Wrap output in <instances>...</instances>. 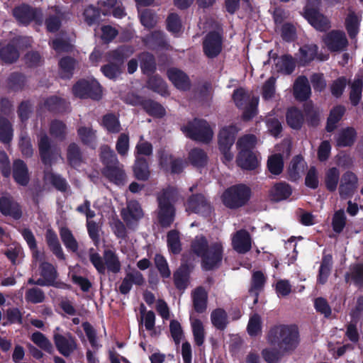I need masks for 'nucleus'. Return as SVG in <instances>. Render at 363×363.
I'll return each mask as SVG.
<instances>
[{"instance_id":"1","label":"nucleus","mask_w":363,"mask_h":363,"mask_svg":"<svg viewBox=\"0 0 363 363\" xmlns=\"http://www.w3.org/2000/svg\"><path fill=\"white\" fill-rule=\"evenodd\" d=\"M191 251L201 258V266L204 271H213L220 267L224 255V247L221 241L208 243L207 238L201 235L191 242Z\"/></svg>"},{"instance_id":"2","label":"nucleus","mask_w":363,"mask_h":363,"mask_svg":"<svg viewBox=\"0 0 363 363\" xmlns=\"http://www.w3.org/2000/svg\"><path fill=\"white\" fill-rule=\"evenodd\" d=\"M266 340L284 353L292 354L299 345L298 328L296 325L276 324L269 329Z\"/></svg>"},{"instance_id":"3","label":"nucleus","mask_w":363,"mask_h":363,"mask_svg":"<svg viewBox=\"0 0 363 363\" xmlns=\"http://www.w3.org/2000/svg\"><path fill=\"white\" fill-rule=\"evenodd\" d=\"M158 223L163 228H169L175 219L174 190L168 186L163 189L157 196Z\"/></svg>"},{"instance_id":"4","label":"nucleus","mask_w":363,"mask_h":363,"mask_svg":"<svg viewBox=\"0 0 363 363\" xmlns=\"http://www.w3.org/2000/svg\"><path fill=\"white\" fill-rule=\"evenodd\" d=\"M252 195L251 188L245 184H236L228 187L221 195V201L228 208L236 210L246 206Z\"/></svg>"},{"instance_id":"5","label":"nucleus","mask_w":363,"mask_h":363,"mask_svg":"<svg viewBox=\"0 0 363 363\" xmlns=\"http://www.w3.org/2000/svg\"><path fill=\"white\" fill-rule=\"evenodd\" d=\"M190 139L208 143L213 138V130L206 120L194 118L182 129Z\"/></svg>"},{"instance_id":"6","label":"nucleus","mask_w":363,"mask_h":363,"mask_svg":"<svg viewBox=\"0 0 363 363\" xmlns=\"http://www.w3.org/2000/svg\"><path fill=\"white\" fill-rule=\"evenodd\" d=\"M185 206L188 213H195L205 218H210L214 211L210 199L201 193L190 195L186 199Z\"/></svg>"},{"instance_id":"7","label":"nucleus","mask_w":363,"mask_h":363,"mask_svg":"<svg viewBox=\"0 0 363 363\" xmlns=\"http://www.w3.org/2000/svg\"><path fill=\"white\" fill-rule=\"evenodd\" d=\"M12 13L16 21L24 26H28L33 21L39 26L43 23V13L40 8L32 7L23 3L16 6Z\"/></svg>"},{"instance_id":"8","label":"nucleus","mask_w":363,"mask_h":363,"mask_svg":"<svg viewBox=\"0 0 363 363\" xmlns=\"http://www.w3.org/2000/svg\"><path fill=\"white\" fill-rule=\"evenodd\" d=\"M238 128L235 125H230L223 127L218 133V149L223 155L225 160L230 162L233 158V154L230 149L235 143Z\"/></svg>"},{"instance_id":"9","label":"nucleus","mask_w":363,"mask_h":363,"mask_svg":"<svg viewBox=\"0 0 363 363\" xmlns=\"http://www.w3.org/2000/svg\"><path fill=\"white\" fill-rule=\"evenodd\" d=\"M73 94L79 99L99 100L102 96V87L95 79H79L72 87Z\"/></svg>"},{"instance_id":"10","label":"nucleus","mask_w":363,"mask_h":363,"mask_svg":"<svg viewBox=\"0 0 363 363\" xmlns=\"http://www.w3.org/2000/svg\"><path fill=\"white\" fill-rule=\"evenodd\" d=\"M38 146L41 162L50 168L60 155V150L52 144L50 138L46 134L40 137Z\"/></svg>"},{"instance_id":"11","label":"nucleus","mask_w":363,"mask_h":363,"mask_svg":"<svg viewBox=\"0 0 363 363\" xmlns=\"http://www.w3.org/2000/svg\"><path fill=\"white\" fill-rule=\"evenodd\" d=\"M0 213L18 220L23 215V206L11 194L6 192L0 196Z\"/></svg>"},{"instance_id":"12","label":"nucleus","mask_w":363,"mask_h":363,"mask_svg":"<svg viewBox=\"0 0 363 363\" xmlns=\"http://www.w3.org/2000/svg\"><path fill=\"white\" fill-rule=\"evenodd\" d=\"M121 214L126 226L130 229H135L143 216V209L137 201L128 202L126 208H123Z\"/></svg>"},{"instance_id":"13","label":"nucleus","mask_w":363,"mask_h":363,"mask_svg":"<svg viewBox=\"0 0 363 363\" xmlns=\"http://www.w3.org/2000/svg\"><path fill=\"white\" fill-rule=\"evenodd\" d=\"M223 37L217 31H210L203 42V50L208 58L216 57L222 50Z\"/></svg>"},{"instance_id":"14","label":"nucleus","mask_w":363,"mask_h":363,"mask_svg":"<svg viewBox=\"0 0 363 363\" xmlns=\"http://www.w3.org/2000/svg\"><path fill=\"white\" fill-rule=\"evenodd\" d=\"M29 39L25 37H16L11 40L6 45L0 48V59L6 64H12L19 58V52L17 45L22 43H28Z\"/></svg>"},{"instance_id":"15","label":"nucleus","mask_w":363,"mask_h":363,"mask_svg":"<svg viewBox=\"0 0 363 363\" xmlns=\"http://www.w3.org/2000/svg\"><path fill=\"white\" fill-rule=\"evenodd\" d=\"M53 340L58 352L64 357H69L77 349L76 338L70 333L65 335L55 333Z\"/></svg>"},{"instance_id":"16","label":"nucleus","mask_w":363,"mask_h":363,"mask_svg":"<svg viewBox=\"0 0 363 363\" xmlns=\"http://www.w3.org/2000/svg\"><path fill=\"white\" fill-rule=\"evenodd\" d=\"M323 42L331 52L342 51L348 45V40L345 33L337 30L328 33L323 38Z\"/></svg>"},{"instance_id":"17","label":"nucleus","mask_w":363,"mask_h":363,"mask_svg":"<svg viewBox=\"0 0 363 363\" xmlns=\"http://www.w3.org/2000/svg\"><path fill=\"white\" fill-rule=\"evenodd\" d=\"M318 47L315 44H306L300 47L298 64L299 66L306 67L315 58L320 61L327 60L328 55H318Z\"/></svg>"},{"instance_id":"18","label":"nucleus","mask_w":363,"mask_h":363,"mask_svg":"<svg viewBox=\"0 0 363 363\" xmlns=\"http://www.w3.org/2000/svg\"><path fill=\"white\" fill-rule=\"evenodd\" d=\"M269 55L274 60H277L275 66L278 72L284 75H290L294 72L296 62L291 55L284 54L279 57L277 53H273V50H270Z\"/></svg>"},{"instance_id":"19","label":"nucleus","mask_w":363,"mask_h":363,"mask_svg":"<svg viewBox=\"0 0 363 363\" xmlns=\"http://www.w3.org/2000/svg\"><path fill=\"white\" fill-rule=\"evenodd\" d=\"M358 179L354 173L350 171L345 172L341 178L339 193L342 199L352 196L357 188Z\"/></svg>"},{"instance_id":"20","label":"nucleus","mask_w":363,"mask_h":363,"mask_svg":"<svg viewBox=\"0 0 363 363\" xmlns=\"http://www.w3.org/2000/svg\"><path fill=\"white\" fill-rule=\"evenodd\" d=\"M232 246L239 254H245L252 248L250 234L246 230H238L232 238Z\"/></svg>"},{"instance_id":"21","label":"nucleus","mask_w":363,"mask_h":363,"mask_svg":"<svg viewBox=\"0 0 363 363\" xmlns=\"http://www.w3.org/2000/svg\"><path fill=\"white\" fill-rule=\"evenodd\" d=\"M145 282V279L143 274L134 269L132 272L126 273L118 287V291L123 295H126L130 293L133 284L143 286Z\"/></svg>"},{"instance_id":"22","label":"nucleus","mask_w":363,"mask_h":363,"mask_svg":"<svg viewBox=\"0 0 363 363\" xmlns=\"http://www.w3.org/2000/svg\"><path fill=\"white\" fill-rule=\"evenodd\" d=\"M294 98L301 102L306 101L311 95V89L308 78L304 75L298 76L293 86Z\"/></svg>"},{"instance_id":"23","label":"nucleus","mask_w":363,"mask_h":363,"mask_svg":"<svg viewBox=\"0 0 363 363\" xmlns=\"http://www.w3.org/2000/svg\"><path fill=\"white\" fill-rule=\"evenodd\" d=\"M39 271L41 279L40 284H43L44 286H57L58 273L52 264L43 262L39 266Z\"/></svg>"},{"instance_id":"24","label":"nucleus","mask_w":363,"mask_h":363,"mask_svg":"<svg viewBox=\"0 0 363 363\" xmlns=\"http://www.w3.org/2000/svg\"><path fill=\"white\" fill-rule=\"evenodd\" d=\"M12 175L13 180L18 185L26 186L30 182L28 166L26 162L21 159H16L13 161Z\"/></svg>"},{"instance_id":"25","label":"nucleus","mask_w":363,"mask_h":363,"mask_svg":"<svg viewBox=\"0 0 363 363\" xmlns=\"http://www.w3.org/2000/svg\"><path fill=\"white\" fill-rule=\"evenodd\" d=\"M303 17L317 30L325 32L330 28L328 18L319 11H310L303 13Z\"/></svg>"},{"instance_id":"26","label":"nucleus","mask_w":363,"mask_h":363,"mask_svg":"<svg viewBox=\"0 0 363 363\" xmlns=\"http://www.w3.org/2000/svg\"><path fill=\"white\" fill-rule=\"evenodd\" d=\"M307 169V163L301 155H295L290 162L287 172L288 179L291 182L298 181Z\"/></svg>"},{"instance_id":"27","label":"nucleus","mask_w":363,"mask_h":363,"mask_svg":"<svg viewBox=\"0 0 363 363\" xmlns=\"http://www.w3.org/2000/svg\"><path fill=\"white\" fill-rule=\"evenodd\" d=\"M292 194V188L285 182L275 183L269 190V196L274 202H280L289 199Z\"/></svg>"},{"instance_id":"28","label":"nucleus","mask_w":363,"mask_h":363,"mask_svg":"<svg viewBox=\"0 0 363 363\" xmlns=\"http://www.w3.org/2000/svg\"><path fill=\"white\" fill-rule=\"evenodd\" d=\"M132 46L123 45L107 52V57L111 62L120 65L123 67L125 61L133 54Z\"/></svg>"},{"instance_id":"29","label":"nucleus","mask_w":363,"mask_h":363,"mask_svg":"<svg viewBox=\"0 0 363 363\" xmlns=\"http://www.w3.org/2000/svg\"><path fill=\"white\" fill-rule=\"evenodd\" d=\"M140 63L141 72L146 76H150L157 70L156 58L153 54L147 51L140 52L137 55Z\"/></svg>"},{"instance_id":"30","label":"nucleus","mask_w":363,"mask_h":363,"mask_svg":"<svg viewBox=\"0 0 363 363\" xmlns=\"http://www.w3.org/2000/svg\"><path fill=\"white\" fill-rule=\"evenodd\" d=\"M144 45L152 50L166 48L168 45L164 34L160 30H154L143 38Z\"/></svg>"},{"instance_id":"31","label":"nucleus","mask_w":363,"mask_h":363,"mask_svg":"<svg viewBox=\"0 0 363 363\" xmlns=\"http://www.w3.org/2000/svg\"><path fill=\"white\" fill-rule=\"evenodd\" d=\"M169 81L180 90H187L190 86V81L188 75L177 68H169L167 72Z\"/></svg>"},{"instance_id":"32","label":"nucleus","mask_w":363,"mask_h":363,"mask_svg":"<svg viewBox=\"0 0 363 363\" xmlns=\"http://www.w3.org/2000/svg\"><path fill=\"white\" fill-rule=\"evenodd\" d=\"M191 270L188 264H182L173 273L174 284L179 291L185 290L189 284Z\"/></svg>"},{"instance_id":"33","label":"nucleus","mask_w":363,"mask_h":363,"mask_svg":"<svg viewBox=\"0 0 363 363\" xmlns=\"http://www.w3.org/2000/svg\"><path fill=\"white\" fill-rule=\"evenodd\" d=\"M81 143L94 150L97 145V131L91 126H80L77 130Z\"/></svg>"},{"instance_id":"34","label":"nucleus","mask_w":363,"mask_h":363,"mask_svg":"<svg viewBox=\"0 0 363 363\" xmlns=\"http://www.w3.org/2000/svg\"><path fill=\"white\" fill-rule=\"evenodd\" d=\"M236 163L244 170H255L259 166V161L254 151L238 152Z\"/></svg>"},{"instance_id":"35","label":"nucleus","mask_w":363,"mask_h":363,"mask_svg":"<svg viewBox=\"0 0 363 363\" xmlns=\"http://www.w3.org/2000/svg\"><path fill=\"white\" fill-rule=\"evenodd\" d=\"M45 241L50 250L60 260H65L66 257L64 254L60 243L57 233L52 229L48 228L45 232Z\"/></svg>"},{"instance_id":"36","label":"nucleus","mask_w":363,"mask_h":363,"mask_svg":"<svg viewBox=\"0 0 363 363\" xmlns=\"http://www.w3.org/2000/svg\"><path fill=\"white\" fill-rule=\"evenodd\" d=\"M134 177L139 181H147L150 176L148 160L144 157L136 156L133 166Z\"/></svg>"},{"instance_id":"37","label":"nucleus","mask_w":363,"mask_h":363,"mask_svg":"<svg viewBox=\"0 0 363 363\" xmlns=\"http://www.w3.org/2000/svg\"><path fill=\"white\" fill-rule=\"evenodd\" d=\"M67 160L68 164L74 169L81 166L84 162L83 152L76 143H71L67 148Z\"/></svg>"},{"instance_id":"38","label":"nucleus","mask_w":363,"mask_h":363,"mask_svg":"<svg viewBox=\"0 0 363 363\" xmlns=\"http://www.w3.org/2000/svg\"><path fill=\"white\" fill-rule=\"evenodd\" d=\"M55 14L49 15L45 20V26L48 33H55L62 26V21L64 18V13L57 6L52 7Z\"/></svg>"},{"instance_id":"39","label":"nucleus","mask_w":363,"mask_h":363,"mask_svg":"<svg viewBox=\"0 0 363 363\" xmlns=\"http://www.w3.org/2000/svg\"><path fill=\"white\" fill-rule=\"evenodd\" d=\"M146 87L162 96L169 94L167 83L159 74L147 76Z\"/></svg>"},{"instance_id":"40","label":"nucleus","mask_w":363,"mask_h":363,"mask_svg":"<svg viewBox=\"0 0 363 363\" xmlns=\"http://www.w3.org/2000/svg\"><path fill=\"white\" fill-rule=\"evenodd\" d=\"M287 125L294 130H300L304 123L303 112L296 106L289 108L286 113Z\"/></svg>"},{"instance_id":"41","label":"nucleus","mask_w":363,"mask_h":363,"mask_svg":"<svg viewBox=\"0 0 363 363\" xmlns=\"http://www.w3.org/2000/svg\"><path fill=\"white\" fill-rule=\"evenodd\" d=\"M345 112L346 108L342 105H337L330 110L325 126L327 132L331 133L336 129L337 124L341 121Z\"/></svg>"},{"instance_id":"42","label":"nucleus","mask_w":363,"mask_h":363,"mask_svg":"<svg viewBox=\"0 0 363 363\" xmlns=\"http://www.w3.org/2000/svg\"><path fill=\"white\" fill-rule=\"evenodd\" d=\"M101 125L108 133L116 134L122 130L119 117L114 113L104 115Z\"/></svg>"},{"instance_id":"43","label":"nucleus","mask_w":363,"mask_h":363,"mask_svg":"<svg viewBox=\"0 0 363 363\" xmlns=\"http://www.w3.org/2000/svg\"><path fill=\"white\" fill-rule=\"evenodd\" d=\"M142 108L148 116L155 118H162L166 115L164 107L160 103L151 99H145Z\"/></svg>"},{"instance_id":"44","label":"nucleus","mask_w":363,"mask_h":363,"mask_svg":"<svg viewBox=\"0 0 363 363\" xmlns=\"http://www.w3.org/2000/svg\"><path fill=\"white\" fill-rule=\"evenodd\" d=\"M193 306L198 313H203L207 308L208 295L202 286L197 287L192 295Z\"/></svg>"},{"instance_id":"45","label":"nucleus","mask_w":363,"mask_h":363,"mask_svg":"<svg viewBox=\"0 0 363 363\" xmlns=\"http://www.w3.org/2000/svg\"><path fill=\"white\" fill-rule=\"evenodd\" d=\"M44 106L52 113H62L67 111L68 104L67 101L57 96H52L46 99Z\"/></svg>"},{"instance_id":"46","label":"nucleus","mask_w":363,"mask_h":363,"mask_svg":"<svg viewBox=\"0 0 363 363\" xmlns=\"http://www.w3.org/2000/svg\"><path fill=\"white\" fill-rule=\"evenodd\" d=\"M102 173L111 182L118 185L123 184L126 177L124 170L120 167V164L113 167H108V168H104Z\"/></svg>"},{"instance_id":"47","label":"nucleus","mask_w":363,"mask_h":363,"mask_svg":"<svg viewBox=\"0 0 363 363\" xmlns=\"http://www.w3.org/2000/svg\"><path fill=\"white\" fill-rule=\"evenodd\" d=\"M44 180L49 182L57 191L65 192L68 188V184L60 174H55L50 170H44Z\"/></svg>"},{"instance_id":"48","label":"nucleus","mask_w":363,"mask_h":363,"mask_svg":"<svg viewBox=\"0 0 363 363\" xmlns=\"http://www.w3.org/2000/svg\"><path fill=\"white\" fill-rule=\"evenodd\" d=\"M356 138L357 132L354 128H343L337 138V145L342 147H351L354 143Z\"/></svg>"},{"instance_id":"49","label":"nucleus","mask_w":363,"mask_h":363,"mask_svg":"<svg viewBox=\"0 0 363 363\" xmlns=\"http://www.w3.org/2000/svg\"><path fill=\"white\" fill-rule=\"evenodd\" d=\"M76 62L75 59L70 56L62 57L60 60V75L62 79H70L72 77Z\"/></svg>"},{"instance_id":"50","label":"nucleus","mask_w":363,"mask_h":363,"mask_svg":"<svg viewBox=\"0 0 363 363\" xmlns=\"http://www.w3.org/2000/svg\"><path fill=\"white\" fill-rule=\"evenodd\" d=\"M60 236L62 243L68 251L77 252L79 249V244L72 232L67 227H61L60 228Z\"/></svg>"},{"instance_id":"51","label":"nucleus","mask_w":363,"mask_h":363,"mask_svg":"<svg viewBox=\"0 0 363 363\" xmlns=\"http://www.w3.org/2000/svg\"><path fill=\"white\" fill-rule=\"evenodd\" d=\"M211 320L212 325L220 331L224 330L229 323L226 311L221 308H216L211 312Z\"/></svg>"},{"instance_id":"52","label":"nucleus","mask_w":363,"mask_h":363,"mask_svg":"<svg viewBox=\"0 0 363 363\" xmlns=\"http://www.w3.org/2000/svg\"><path fill=\"white\" fill-rule=\"evenodd\" d=\"M67 125L58 119L52 120L50 123L49 133L55 139L64 141L67 137Z\"/></svg>"},{"instance_id":"53","label":"nucleus","mask_w":363,"mask_h":363,"mask_svg":"<svg viewBox=\"0 0 363 363\" xmlns=\"http://www.w3.org/2000/svg\"><path fill=\"white\" fill-rule=\"evenodd\" d=\"M104 259L106 269L108 272L117 274L121 271V264L117 255L111 250H106L104 253Z\"/></svg>"},{"instance_id":"54","label":"nucleus","mask_w":363,"mask_h":363,"mask_svg":"<svg viewBox=\"0 0 363 363\" xmlns=\"http://www.w3.org/2000/svg\"><path fill=\"white\" fill-rule=\"evenodd\" d=\"M340 170L335 167H330L325 174L324 183L326 189L330 192L336 191L339 180H340Z\"/></svg>"},{"instance_id":"55","label":"nucleus","mask_w":363,"mask_h":363,"mask_svg":"<svg viewBox=\"0 0 363 363\" xmlns=\"http://www.w3.org/2000/svg\"><path fill=\"white\" fill-rule=\"evenodd\" d=\"M167 244L168 250L173 255H179L182 250V242L179 232L177 230H171L167 234Z\"/></svg>"},{"instance_id":"56","label":"nucleus","mask_w":363,"mask_h":363,"mask_svg":"<svg viewBox=\"0 0 363 363\" xmlns=\"http://www.w3.org/2000/svg\"><path fill=\"white\" fill-rule=\"evenodd\" d=\"M13 135V130L10 121L5 117H0V141L4 144H9Z\"/></svg>"},{"instance_id":"57","label":"nucleus","mask_w":363,"mask_h":363,"mask_svg":"<svg viewBox=\"0 0 363 363\" xmlns=\"http://www.w3.org/2000/svg\"><path fill=\"white\" fill-rule=\"evenodd\" d=\"M189 160L194 167H203L207 164L208 156L203 150L194 148L189 153Z\"/></svg>"},{"instance_id":"58","label":"nucleus","mask_w":363,"mask_h":363,"mask_svg":"<svg viewBox=\"0 0 363 363\" xmlns=\"http://www.w3.org/2000/svg\"><path fill=\"white\" fill-rule=\"evenodd\" d=\"M31 341L40 347L42 350L52 354L53 352V346L48 338L39 331L34 332L30 337Z\"/></svg>"},{"instance_id":"59","label":"nucleus","mask_w":363,"mask_h":363,"mask_svg":"<svg viewBox=\"0 0 363 363\" xmlns=\"http://www.w3.org/2000/svg\"><path fill=\"white\" fill-rule=\"evenodd\" d=\"M257 137L253 134H247L240 138L236 143L239 152H251L256 147Z\"/></svg>"},{"instance_id":"60","label":"nucleus","mask_w":363,"mask_h":363,"mask_svg":"<svg viewBox=\"0 0 363 363\" xmlns=\"http://www.w3.org/2000/svg\"><path fill=\"white\" fill-rule=\"evenodd\" d=\"M26 84V76L21 72H12L10 74L7 79V85L9 89L18 91L22 90Z\"/></svg>"},{"instance_id":"61","label":"nucleus","mask_w":363,"mask_h":363,"mask_svg":"<svg viewBox=\"0 0 363 363\" xmlns=\"http://www.w3.org/2000/svg\"><path fill=\"white\" fill-rule=\"evenodd\" d=\"M100 160L104 165V168H108V167H113L120 164L116 154L108 146L102 148L100 153Z\"/></svg>"},{"instance_id":"62","label":"nucleus","mask_w":363,"mask_h":363,"mask_svg":"<svg viewBox=\"0 0 363 363\" xmlns=\"http://www.w3.org/2000/svg\"><path fill=\"white\" fill-rule=\"evenodd\" d=\"M362 79H355L351 85V90L350 92V100L353 106H357L359 104L362 99Z\"/></svg>"},{"instance_id":"63","label":"nucleus","mask_w":363,"mask_h":363,"mask_svg":"<svg viewBox=\"0 0 363 363\" xmlns=\"http://www.w3.org/2000/svg\"><path fill=\"white\" fill-rule=\"evenodd\" d=\"M269 172L274 175H279L284 169V160L280 154H274L270 156L267 160Z\"/></svg>"},{"instance_id":"64","label":"nucleus","mask_w":363,"mask_h":363,"mask_svg":"<svg viewBox=\"0 0 363 363\" xmlns=\"http://www.w3.org/2000/svg\"><path fill=\"white\" fill-rule=\"evenodd\" d=\"M262 357L267 363H278L284 354L278 348H264L261 351Z\"/></svg>"}]
</instances>
